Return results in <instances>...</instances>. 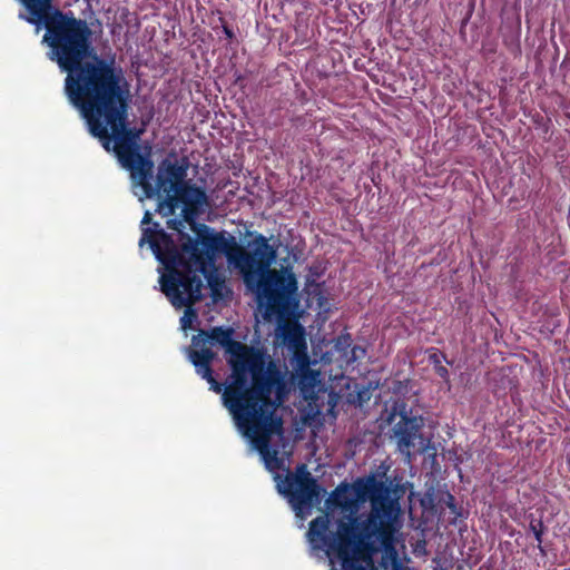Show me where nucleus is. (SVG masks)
Returning a JSON list of instances; mask_svg holds the SVG:
<instances>
[{
  "label": "nucleus",
  "mask_w": 570,
  "mask_h": 570,
  "mask_svg": "<svg viewBox=\"0 0 570 570\" xmlns=\"http://www.w3.org/2000/svg\"><path fill=\"white\" fill-rule=\"evenodd\" d=\"M353 488L360 499L370 500V513L338 520L328 513L315 518L306 533L311 550L324 551L331 570H375V539L384 550L382 570H407L399 561L395 548L404 540L396 492L374 475L356 480Z\"/></svg>",
  "instance_id": "1"
},
{
  "label": "nucleus",
  "mask_w": 570,
  "mask_h": 570,
  "mask_svg": "<svg viewBox=\"0 0 570 570\" xmlns=\"http://www.w3.org/2000/svg\"><path fill=\"white\" fill-rule=\"evenodd\" d=\"M105 150L112 154L120 166L130 171L132 180V191L139 198L158 197L160 199L157 212L163 216L175 214L180 208L183 219H169V228L178 233V240L181 243L178 247L175 240L158 225L148 226L151 220V214L146 212L141 219V237L139 246L149 244L157 261L165 269L173 268L188 261L184 255V248L188 243H198L183 229L185 224L194 225L199 214L207 208V196L200 188L188 185L185 181L186 167L169 161H164L158 169L156 186L150 184L154 171L151 160L150 145H102Z\"/></svg>",
  "instance_id": "2"
},
{
  "label": "nucleus",
  "mask_w": 570,
  "mask_h": 570,
  "mask_svg": "<svg viewBox=\"0 0 570 570\" xmlns=\"http://www.w3.org/2000/svg\"><path fill=\"white\" fill-rule=\"evenodd\" d=\"M233 335V328L214 327L197 336L206 340L208 348L213 341L224 347L230 374L222 395L223 404L236 428H245L283 403L285 372L266 351L234 341Z\"/></svg>",
  "instance_id": "3"
},
{
  "label": "nucleus",
  "mask_w": 570,
  "mask_h": 570,
  "mask_svg": "<svg viewBox=\"0 0 570 570\" xmlns=\"http://www.w3.org/2000/svg\"><path fill=\"white\" fill-rule=\"evenodd\" d=\"M65 72V94L92 137L100 142H137L139 132L126 127L127 82L112 62L95 56Z\"/></svg>",
  "instance_id": "4"
},
{
  "label": "nucleus",
  "mask_w": 570,
  "mask_h": 570,
  "mask_svg": "<svg viewBox=\"0 0 570 570\" xmlns=\"http://www.w3.org/2000/svg\"><path fill=\"white\" fill-rule=\"evenodd\" d=\"M276 412L263 413L237 430L259 453L265 468L273 474L277 491L288 500L296 517L304 520L325 491L305 464L297 466L295 474L289 472L292 449L284 435L283 420Z\"/></svg>",
  "instance_id": "5"
},
{
  "label": "nucleus",
  "mask_w": 570,
  "mask_h": 570,
  "mask_svg": "<svg viewBox=\"0 0 570 570\" xmlns=\"http://www.w3.org/2000/svg\"><path fill=\"white\" fill-rule=\"evenodd\" d=\"M250 246L252 254L240 248L228 250V264L239 272L248 291L255 294L258 305L265 309V318L289 312L297 305L295 278L269 269L276 259V249L265 236H257Z\"/></svg>",
  "instance_id": "6"
},
{
  "label": "nucleus",
  "mask_w": 570,
  "mask_h": 570,
  "mask_svg": "<svg viewBox=\"0 0 570 570\" xmlns=\"http://www.w3.org/2000/svg\"><path fill=\"white\" fill-rule=\"evenodd\" d=\"M19 18L46 30L41 43L48 48L47 58L56 62L61 72L73 69L92 53V31L86 20L75 17L72 11L59 8L32 16L20 13Z\"/></svg>",
  "instance_id": "7"
},
{
  "label": "nucleus",
  "mask_w": 570,
  "mask_h": 570,
  "mask_svg": "<svg viewBox=\"0 0 570 570\" xmlns=\"http://www.w3.org/2000/svg\"><path fill=\"white\" fill-rule=\"evenodd\" d=\"M183 256H188V261L166 272L159 268L158 272L160 289L171 305L177 309L186 307L180 317L181 330L186 331L197 318L193 305L202 297L207 261L197 243H188Z\"/></svg>",
  "instance_id": "8"
},
{
  "label": "nucleus",
  "mask_w": 570,
  "mask_h": 570,
  "mask_svg": "<svg viewBox=\"0 0 570 570\" xmlns=\"http://www.w3.org/2000/svg\"><path fill=\"white\" fill-rule=\"evenodd\" d=\"M421 425V419L402 416L393 428L394 436L397 440V448L409 462L411 461V450L415 448L416 441H419L420 451H424L428 448L425 440L420 435Z\"/></svg>",
  "instance_id": "9"
},
{
  "label": "nucleus",
  "mask_w": 570,
  "mask_h": 570,
  "mask_svg": "<svg viewBox=\"0 0 570 570\" xmlns=\"http://www.w3.org/2000/svg\"><path fill=\"white\" fill-rule=\"evenodd\" d=\"M194 350H188V358L194 364L196 372L210 384V390L215 393L222 392V385L214 379L210 364L216 354L206 346V340L194 336Z\"/></svg>",
  "instance_id": "10"
},
{
  "label": "nucleus",
  "mask_w": 570,
  "mask_h": 570,
  "mask_svg": "<svg viewBox=\"0 0 570 570\" xmlns=\"http://www.w3.org/2000/svg\"><path fill=\"white\" fill-rule=\"evenodd\" d=\"M297 372H298V387L304 399H314L315 394L320 391L321 374L318 371L309 368L308 356L297 353Z\"/></svg>",
  "instance_id": "11"
},
{
  "label": "nucleus",
  "mask_w": 570,
  "mask_h": 570,
  "mask_svg": "<svg viewBox=\"0 0 570 570\" xmlns=\"http://www.w3.org/2000/svg\"><path fill=\"white\" fill-rule=\"evenodd\" d=\"M284 342L296 352L306 347L305 332L303 326L298 324H288L282 328Z\"/></svg>",
  "instance_id": "12"
},
{
  "label": "nucleus",
  "mask_w": 570,
  "mask_h": 570,
  "mask_svg": "<svg viewBox=\"0 0 570 570\" xmlns=\"http://www.w3.org/2000/svg\"><path fill=\"white\" fill-rule=\"evenodd\" d=\"M326 505L328 509L342 508L350 509L353 505V500L350 497V485L341 484L338 485L326 500Z\"/></svg>",
  "instance_id": "13"
},
{
  "label": "nucleus",
  "mask_w": 570,
  "mask_h": 570,
  "mask_svg": "<svg viewBox=\"0 0 570 570\" xmlns=\"http://www.w3.org/2000/svg\"><path fill=\"white\" fill-rule=\"evenodd\" d=\"M204 244L212 249H219L225 245V237L220 234H214L205 237Z\"/></svg>",
  "instance_id": "14"
},
{
  "label": "nucleus",
  "mask_w": 570,
  "mask_h": 570,
  "mask_svg": "<svg viewBox=\"0 0 570 570\" xmlns=\"http://www.w3.org/2000/svg\"><path fill=\"white\" fill-rule=\"evenodd\" d=\"M51 3H52V1L46 2L45 0H32V3H31L32 10H31L30 16H32L35 12L45 13L49 10L57 9L56 7H52Z\"/></svg>",
  "instance_id": "15"
},
{
  "label": "nucleus",
  "mask_w": 570,
  "mask_h": 570,
  "mask_svg": "<svg viewBox=\"0 0 570 570\" xmlns=\"http://www.w3.org/2000/svg\"><path fill=\"white\" fill-rule=\"evenodd\" d=\"M365 355V350L361 346H354L352 350H351V357L348 358V363L351 362H355L357 361L358 358L363 357Z\"/></svg>",
  "instance_id": "16"
},
{
  "label": "nucleus",
  "mask_w": 570,
  "mask_h": 570,
  "mask_svg": "<svg viewBox=\"0 0 570 570\" xmlns=\"http://www.w3.org/2000/svg\"><path fill=\"white\" fill-rule=\"evenodd\" d=\"M443 358L442 354L433 353L430 355V362L434 364V367L442 364Z\"/></svg>",
  "instance_id": "17"
},
{
  "label": "nucleus",
  "mask_w": 570,
  "mask_h": 570,
  "mask_svg": "<svg viewBox=\"0 0 570 570\" xmlns=\"http://www.w3.org/2000/svg\"><path fill=\"white\" fill-rule=\"evenodd\" d=\"M435 372L444 380L448 379L449 376V372H448V368L445 366H443L442 364L435 366Z\"/></svg>",
  "instance_id": "18"
},
{
  "label": "nucleus",
  "mask_w": 570,
  "mask_h": 570,
  "mask_svg": "<svg viewBox=\"0 0 570 570\" xmlns=\"http://www.w3.org/2000/svg\"><path fill=\"white\" fill-rule=\"evenodd\" d=\"M223 31L226 36V38H228L229 40H233L235 35H234V31L226 24L223 26Z\"/></svg>",
  "instance_id": "19"
},
{
  "label": "nucleus",
  "mask_w": 570,
  "mask_h": 570,
  "mask_svg": "<svg viewBox=\"0 0 570 570\" xmlns=\"http://www.w3.org/2000/svg\"><path fill=\"white\" fill-rule=\"evenodd\" d=\"M28 10L29 14H31V10H32V7H31V3H32V0H19Z\"/></svg>",
  "instance_id": "20"
},
{
  "label": "nucleus",
  "mask_w": 570,
  "mask_h": 570,
  "mask_svg": "<svg viewBox=\"0 0 570 570\" xmlns=\"http://www.w3.org/2000/svg\"><path fill=\"white\" fill-rule=\"evenodd\" d=\"M532 530L534 532V537H535L537 541L541 542L542 532L540 530H537L535 527H532Z\"/></svg>",
  "instance_id": "21"
}]
</instances>
